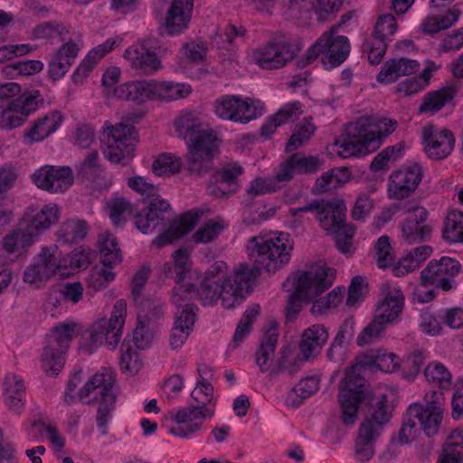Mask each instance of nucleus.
I'll return each mask as SVG.
<instances>
[{
	"instance_id": "1",
	"label": "nucleus",
	"mask_w": 463,
	"mask_h": 463,
	"mask_svg": "<svg viewBox=\"0 0 463 463\" xmlns=\"http://www.w3.org/2000/svg\"><path fill=\"white\" fill-rule=\"evenodd\" d=\"M399 366V357L384 350H371L357 364L346 369L341 382L338 402L341 420L345 426H353L357 419L359 406L364 402H374V397L366 385V380L360 373L362 368L375 367L384 373H392Z\"/></svg>"
},
{
	"instance_id": "2",
	"label": "nucleus",
	"mask_w": 463,
	"mask_h": 463,
	"mask_svg": "<svg viewBox=\"0 0 463 463\" xmlns=\"http://www.w3.org/2000/svg\"><path fill=\"white\" fill-rule=\"evenodd\" d=\"M227 265L223 261L214 262L201 279L197 289V299L203 306H212L222 300L226 308L241 304L250 293L252 270L241 263L232 276L226 278Z\"/></svg>"
},
{
	"instance_id": "3",
	"label": "nucleus",
	"mask_w": 463,
	"mask_h": 463,
	"mask_svg": "<svg viewBox=\"0 0 463 463\" xmlns=\"http://www.w3.org/2000/svg\"><path fill=\"white\" fill-rule=\"evenodd\" d=\"M396 126L395 120L387 118L382 120L378 129L364 119L350 123L340 144V156L345 158L363 156L376 151Z\"/></svg>"
},
{
	"instance_id": "4",
	"label": "nucleus",
	"mask_w": 463,
	"mask_h": 463,
	"mask_svg": "<svg viewBox=\"0 0 463 463\" xmlns=\"http://www.w3.org/2000/svg\"><path fill=\"white\" fill-rule=\"evenodd\" d=\"M173 262H166L163 266V273L166 278H171L175 282L172 290L171 300L177 307V311H184L188 307H193L195 314L198 309L191 300L197 298L194 279H198L196 270L191 269L189 253L185 249H178L173 253Z\"/></svg>"
},
{
	"instance_id": "5",
	"label": "nucleus",
	"mask_w": 463,
	"mask_h": 463,
	"mask_svg": "<svg viewBox=\"0 0 463 463\" xmlns=\"http://www.w3.org/2000/svg\"><path fill=\"white\" fill-rule=\"evenodd\" d=\"M387 402L386 394H381L374 402H369L373 411L360 425L354 441V458L361 463H365L373 457L375 441L391 419L392 407Z\"/></svg>"
},
{
	"instance_id": "6",
	"label": "nucleus",
	"mask_w": 463,
	"mask_h": 463,
	"mask_svg": "<svg viewBox=\"0 0 463 463\" xmlns=\"http://www.w3.org/2000/svg\"><path fill=\"white\" fill-rule=\"evenodd\" d=\"M293 248L289 234L280 232L270 239L253 238L249 255L259 272L261 269L275 272L289 262Z\"/></svg>"
},
{
	"instance_id": "7",
	"label": "nucleus",
	"mask_w": 463,
	"mask_h": 463,
	"mask_svg": "<svg viewBox=\"0 0 463 463\" xmlns=\"http://www.w3.org/2000/svg\"><path fill=\"white\" fill-rule=\"evenodd\" d=\"M335 279V269L326 266H312L303 272L295 283V291L289 295L286 306L287 316L299 313L302 301H311L329 288Z\"/></svg>"
},
{
	"instance_id": "8",
	"label": "nucleus",
	"mask_w": 463,
	"mask_h": 463,
	"mask_svg": "<svg viewBox=\"0 0 463 463\" xmlns=\"http://www.w3.org/2000/svg\"><path fill=\"white\" fill-rule=\"evenodd\" d=\"M185 143L187 171L190 175L200 178L213 167V155L219 146L217 135L207 126Z\"/></svg>"
},
{
	"instance_id": "9",
	"label": "nucleus",
	"mask_w": 463,
	"mask_h": 463,
	"mask_svg": "<svg viewBox=\"0 0 463 463\" xmlns=\"http://www.w3.org/2000/svg\"><path fill=\"white\" fill-rule=\"evenodd\" d=\"M350 43L346 36H336L334 29L325 32L307 51L302 67L313 62L319 55L326 69L341 65L348 57Z\"/></svg>"
},
{
	"instance_id": "10",
	"label": "nucleus",
	"mask_w": 463,
	"mask_h": 463,
	"mask_svg": "<svg viewBox=\"0 0 463 463\" xmlns=\"http://www.w3.org/2000/svg\"><path fill=\"white\" fill-rule=\"evenodd\" d=\"M423 403L414 402L407 409V415L418 424L427 437L435 436L441 425L445 397L440 391H429L425 393Z\"/></svg>"
},
{
	"instance_id": "11",
	"label": "nucleus",
	"mask_w": 463,
	"mask_h": 463,
	"mask_svg": "<svg viewBox=\"0 0 463 463\" xmlns=\"http://www.w3.org/2000/svg\"><path fill=\"white\" fill-rule=\"evenodd\" d=\"M76 324L63 323L54 326L47 336L43 353V366L49 375H57L64 364V354L75 335Z\"/></svg>"
},
{
	"instance_id": "12",
	"label": "nucleus",
	"mask_w": 463,
	"mask_h": 463,
	"mask_svg": "<svg viewBox=\"0 0 463 463\" xmlns=\"http://www.w3.org/2000/svg\"><path fill=\"white\" fill-rule=\"evenodd\" d=\"M298 43L284 34L277 33L254 52L256 63L264 70H276L292 61L298 53Z\"/></svg>"
},
{
	"instance_id": "13",
	"label": "nucleus",
	"mask_w": 463,
	"mask_h": 463,
	"mask_svg": "<svg viewBox=\"0 0 463 463\" xmlns=\"http://www.w3.org/2000/svg\"><path fill=\"white\" fill-rule=\"evenodd\" d=\"M127 315V303L124 299L116 301L109 319L101 318L90 326V340L96 345H105L115 349L120 341Z\"/></svg>"
},
{
	"instance_id": "14",
	"label": "nucleus",
	"mask_w": 463,
	"mask_h": 463,
	"mask_svg": "<svg viewBox=\"0 0 463 463\" xmlns=\"http://www.w3.org/2000/svg\"><path fill=\"white\" fill-rule=\"evenodd\" d=\"M107 146L103 153L112 163L128 165L134 157L137 133L133 126L123 123L108 128Z\"/></svg>"
},
{
	"instance_id": "15",
	"label": "nucleus",
	"mask_w": 463,
	"mask_h": 463,
	"mask_svg": "<svg viewBox=\"0 0 463 463\" xmlns=\"http://www.w3.org/2000/svg\"><path fill=\"white\" fill-rule=\"evenodd\" d=\"M66 265V261L61 260V251L57 246L43 247L24 270V281L40 288Z\"/></svg>"
},
{
	"instance_id": "16",
	"label": "nucleus",
	"mask_w": 463,
	"mask_h": 463,
	"mask_svg": "<svg viewBox=\"0 0 463 463\" xmlns=\"http://www.w3.org/2000/svg\"><path fill=\"white\" fill-rule=\"evenodd\" d=\"M461 271L462 265L454 258L443 256L439 260H431L420 272V284L449 291L456 285L455 277Z\"/></svg>"
},
{
	"instance_id": "17",
	"label": "nucleus",
	"mask_w": 463,
	"mask_h": 463,
	"mask_svg": "<svg viewBox=\"0 0 463 463\" xmlns=\"http://www.w3.org/2000/svg\"><path fill=\"white\" fill-rule=\"evenodd\" d=\"M58 220L59 209L55 203L45 204L41 209L30 205L18 225L24 230V241L32 244L43 232L48 230Z\"/></svg>"
},
{
	"instance_id": "18",
	"label": "nucleus",
	"mask_w": 463,
	"mask_h": 463,
	"mask_svg": "<svg viewBox=\"0 0 463 463\" xmlns=\"http://www.w3.org/2000/svg\"><path fill=\"white\" fill-rule=\"evenodd\" d=\"M142 211H136L134 224L144 234H149L157 227H165L171 219L170 203L158 194L145 202Z\"/></svg>"
},
{
	"instance_id": "19",
	"label": "nucleus",
	"mask_w": 463,
	"mask_h": 463,
	"mask_svg": "<svg viewBox=\"0 0 463 463\" xmlns=\"http://www.w3.org/2000/svg\"><path fill=\"white\" fill-rule=\"evenodd\" d=\"M213 108L220 118L241 124H247L260 115L252 99L236 95L222 96L214 101Z\"/></svg>"
},
{
	"instance_id": "20",
	"label": "nucleus",
	"mask_w": 463,
	"mask_h": 463,
	"mask_svg": "<svg viewBox=\"0 0 463 463\" xmlns=\"http://www.w3.org/2000/svg\"><path fill=\"white\" fill-rule=\"evenodd\" d=\"M314 212L323 229H330L338 226L346 218V206L344 200L335 198L333 200H313L307 205L298 208H290L288 213L291 217H297L301 213Z\"/></svg>"
},
{
	"instance_id": "21",
	"label": "nucleus",
	"mask_w": 463,
	"mask_h": 463,
	"mask_svg": "<svg viewBox=\"0 0 463 463\" xmlns=\"http://www.w3.org/2000/svg\"><path fill=\"white\" fill-rule=\"evenodd\" d=\"M33 184L51 194L66 192L74 183L70 166L43 165L32 175Z\"/></svg>"
},
{
	"instance_id": "22",
	"label": "nucleus",
	"mask_w": 463,
	"mask_h": 463,
	"mask_svg": "<svg viewBox=\"0 0 463 463\" xmlns=\"http://www.w3.org/2000/svg\"><path fill=\"white\" fill-rule=\"evenodd\" d=\"M243 172V167L238 164L228 165L216 170L208 181L207 194L216 199L229 198L239 191V177Z\"/></svg>"
},
{
	"instance_id": "23",
	"label": "nucleus",
	"mask_w": 463,
	"mask_h": 463,
	"mask_svg": "<svg viewBox=\"0 0 463 463\" xmlns=\"http://www.w3.org/2000/svg\"><path fill=\"white\" fill-rule=\"evenodd\" d=\"M422 176V167L418 163L393 172L389 177V197L402 200L411 196L418 188Z\"/></svg>"
},
{
	"instance_id": "24",
	"label": "nucleus",
	"mask_w": 463,
	"mask_h": 463,
	"mask_svg": "<svg viewBox=\"0 0 463 463\" xmlns=\"http://www.w3.org/2000/svg\"><path fill=\"white\" fill-rule=\"evenodd\" d=\"M421 138L427 156L434 160L449 156L456 143L452 131L448 128L439 129L433 125L422 128Z\"/></svg>"
},
{
	"instance_id": "25",
	"label": "nucleus",
	"mask_w": 463,
	"mask_h": 463,
	"mask_svg": "<svg viewBox=\"0 0 463 463\" xmlns=\"http://www.w3.org/2000/svg\"><path fill=\"white\" fill-rule=\"evenodd\" d=\"M429 213L424 207H416L401 223V239L408 245L428 241L432 233V226L427 223Z\"/></svg>"
},
{
	"instance_id": "26",
	"label": "nucleus",
	"mask_w": 463,
	"mask_h": 463,
	"mask_svg": "<svg viewBox=\"0 0 463 463\" xmlns=\"http://www.w3.org/2000/svg\"><path fill=\"white\" fill-rule=\"evenodd\" d=\"M115 373L109 369L102 368L79 390L78 394L81 400L92 395L93 402L117 400L118 394L115 391Z\"/></svg>"
},
{
	"instance_id": "27",
	"label": "nucleus",
	"mask_w": 463,
	"mask_h": 463,
	"mask_svg": "<svg viewBox=\"0 0 463 463\" xmlns=\"http://www.w3.org/2000/svg\"><path fill=\"white\" fill-rule=\"evenodd\" d=\"M194 11V0H172L164 23L159 27L161 35H179L188 28Z\"/></svg>"
},
{
	"instance_id": "28",
	"label": "nucleus",
	"mask_w": 463,
	"mask_h": 463,
	"mask_svg": "<svg viewBox=\"0 0 463 463\" xmlns=\"http://www.w3.org/2000/svg\"><path fill=\"white\" fill-rule=\"evenodd\" d=\"M323 165L324 159L318 156H305L302 153H294L279 164L276 170V178L279 182H289L295 175L317 172Z\"/></svg>"
},
{
	"instance_id": "29",
	"label": "nucleus",
	"mask_w": 463,
	"mask_h": 463,
	"mask_svg": "<svg viewBox=\"0 0 463 463\" xmlns=\"http://www.w3.org/2000/svg\"><path fill=\"white\" fill-rule=\"evenodd\" d=\"M63 121L62 115L58 110H51L45 115L31 122L30 127L24 131V141L26 145L41 142L53 134Z\"/></svg>"
},
{
	"instance_id": "30",
	"label": "nucleus",
	"mask_w": 463,
	"mask_h": 463,
	"mask_svg": "<svg viewBox=\"0 0 463 463\" xmlns=\"http://www.w3.org/2000/svg\"><path fill=\"white\" fill-rule=\"evenodd\" d=\"M201 213L198 210H190L183 213L178 220L170 222L169 227L157 235L153 243L159 248L172 243L174 241L186 235L196 225Z\"/></svg>"
},
{
	"instance_id": "31",
	"label": "nucleus",
	"mask_w": 463,
	"mask_h": 463,
	"mask_svg": "<svg viewBox=\"0 0 463 463\" xmlns=\"http://www.w3.org/2000/svg\"><path fill=\"white\" fill-rule=\"evenodd\" d=\"M78 176L83 182H88L97 189H107L111 185V178L108 177L99 162L98 150H92L80 163Z\"/></svg>"
},
{
	"instance_id": "32",
	"label": "nucleus",
	"mask_w": 463,
	"mask_h": 463,
	"mask_svg": "<svg viewBox=\"0 0 463 463\" xmlns=\"http://www.w3.org/2000/svg\"><path fill=\"white\" fill-rule=\"evenodd\" d=\"M404 307V296L401 289H389L375 310V317L386 324L397 322Z\"/></svg>"
},
{
	"instance_id": "33",
	"label": "nucleus",
	"mask_w": 463,
	"mask_h": 463,
	"mask_svg": "<svg viewBox=\"0 0 463 463\" xmlns=\"http://www.w3.org/2000/svg\"><path fill=\"white\" fill-rule=\"evenodd\" d=\"M420 68V63L411 59L400 58L388 60L380 72L377 74L376 80L380 83H392L400 77L414 73Z\"/></svg>"
},
{
	"instance_id": "34",
	"label": "nucleus",
	"mask_w": 463,
	"mask_h": 463,
	"mask_svg": "<svg viewBox=\"0 0 463 463\" xmlns=\"http://www.w3.org/2000/svg\"><path fill=\"white\" fill-rule=\"evenodd\" d=\"M114 96L137 104L153 99L152 80L127 81L114 89Z\"/></svg>"
},
{
	"instance_id": "35",
	"label": "nucleus",
	"mask_w": 463,
	"mask_h": 463,
	"mask_svg": "<svg viewBox=\"0 0 463 463\" xmlns=\"http://www.w3.org/2000/svg\"><path fill=\"white\" fill-rule=\"evenodd\" d=\"M124 58L129 61L132 69L138 74L151 75L161 69V61L154 52L139 51L137 48L129 47L125 51Z\"/></svg>"
},
{
	"instance_id": "36",
	"label": "nucleus",
	"mask_w": 463,
	"mask_h": 463,
	"mask_svg": "<svg viewBox=\"0 0 463 463\" xmlns=\"http://www.w3.org/2000/svg\"><path fill=\"white\" fill-rule=\"evenodd\" d=\"M329 334L325 326L317 324L304 331L299 345L300 353L307 361L317 355L326 344Z\"/></svg>"
},
{
	"instance_id": "37",
	"label": "nucleus",
	"mask_w": 463,
	"mask_h": 463,
	"mask_svg": "<svg viewBox=\"0 0 463 463\" xmlns=\"http://www.w3.org/2000/svg\"><path fill=\"white\" fill-rule=\"evenodd\" d=\"M193 307H186L184 311H176L175 320L169 337L170 345L173 349L180 348L188 338L192 330L196 314Z\"/></svg>"
},
{
	"instance_id": "38",
	"label": "nucleus",
	"mask_w": 463,
	"mask_h": 463,
	"mask_svg": "<svg viewBox=\"0 0 463 463\" xmlns=\"http://www.w3.org/2000/svg\"><path fill=\"white\" fill-rule=\"evenodd\" d=\"M278 339V323L271 322L269 327L265 331L256 352V364L262 373L267 372L270 366L269 361L274 354Z\"/></svg>"
},
{
	"instance_id": "39",
	"label": "nucleus",
	"mask_w": 463,
	"mask_h": 463,
	"mask_svg": "<svg viewBox=\"0 0 463 463\" xmlns=\"http://www.w3.org/2000/svg\"><path fill=\"white\" fill-rule=\"evenodd\" d=\"M301 108L302 105L298 101L284 105L272 117L267 118L260 129V136L269 137L278 127L288 122L294 116L300 115L302 112Z\"/></svg>"
},
{
	"instance_id": "40",
	"label": "nucleus",
	"mask_w": 463,
	"mask_h": 463,
	"mask_svg": "<svg viewBox=\"0 0 463 463\" xmlns=\"http://www.w3.org/2000/svg\"><path fill=\"white\" fill-rule=\"evenodd\" d=\"M100 262L106 268H114L122 261V252L117 238L110 232H105L98 239Z\"/></svg>"
},
{
	"instance_id": "41",
	"label": "nucleus",
	"mask_w": 463,
	"mask_h": 463,
	"mask_svg": "<svg viewBox=\"0 0 463 463\" xmlns=\"http://www.w3.org/2000/svg\"><path fill=\"white\" fill-rule=\"evenodd\" d=\"M152 90L153 99L173 101L186 98L192 92V88L183 83L152 80Z\"/></svg>"
},
{
	"instance_id": "42",
	"label": "nucleus",
	"mask_w": 463,
	"mask_h": 463,
	"mask_svg": "<svg viewBox=\"0 0 463 463\" xmlns=\"http://www.w3.org/2000/svg\"><path fill=\"white\" fill-rule=\"evenodd\" d=\"M454 87H444L427 93L419 107V114H433L439 111L455 96Z\"/></svg>"
},
{
	"instance_id": "43",
	"label": "nucleus",
	"mask_w": 463,
	"mask_h": 463,
	"mask_svg": "<svg viewBox=\"0 0 463 463\" xmlns=\"http://www.w3.org/2000/svg\"><path fill=\"white\" fill-rule=\"evenodd\" d=\"M319 388V379L310 376L301 379L297 386L287 394L286 404L288 407H299L306 399L313 395Z\"/></svg>"
},
{
	"instance_id": "44",
	"label": "nucleus",
	"mask_w": 463,
	"mask_h": 463,
	"mask_svg": "<svg viewBox=\"0 0 463 463\" xmlns=\"http://www.w3.org/2000/svg\"><path fill=\"white\" fill-rule=\"evenodd\" d=\"M88 232V223L84 220L71 219L63 222L58 231V241L64 244L77 243L82 241Z\"/></svg>"
},
{
	"instance_id": "45",
	"label": "nucleus",
	"mask_w": 463,
	"mask_h": 463,
	"mask_svg": "<svg viewBox=\"0 0 463 463\" xmlns=\"http://www.w3.org/2000/svg\"><path fill=\"white\" fill-rule=\"evenodd\" d=\"M461 14L457 8L449 10L443 16L429 15L421 23L420 28L425 34L432 35L453 26Z\"/></svg>"
},
{
	"instance_id": "46",
	"label": "nucleus",
	"mask_w": 463,
	"mask_h": 463,
	"mask_svg": "<svg viewBox=\"0 0 463 463\" xmlns=\"http://www.w3.org/2000/svg\"><path fill=\"white\" fill-rule=\"evenodd\" d=\"M424 375L430 384L439 388L438 391H448L452 386V374L440 362L430 363L424 369Z\"/></svg>"
},
{
	"instance_id": "47",
	"label": "nucleus",
	"mask_w": 463,
	"mask_h": 463,
	"mask_svg": "<svg viewBox=\"0 0 463 463\" xmlns=\"http://www.w3.org/2000/svg\"><path fill=\"white\" fill-rule=\"evenodd\" d=\"M175 126L178 136L185 142L207 127L200 116L193 111L181 114L175 120Z\"/></svg>"
},
{
	"instance_id": "48",
	"label": "nucleus",
	"mask_w": 463,
	"mask_h": 463,
	"mask_svg": "<svg viewBox=\"0 0 463 463\" xmlns=\"http://www.w3.org/2000/svg\"><path fill=\"white\" fill-rule=\"evenodd\" d=\"M292 352L293 350L289 345H284L279 350V356L270 370V375L286 373L294 376L300 370L302 363L305 361L304 357L290 358Z\"/></svg>"
},
{
	"instance_id": "49",
	"label": "nucleus",
	"mask_w": 463,
	"mask_h": 463,
	"mask_svg": "<svg viewBox=\"0 0 463 463\" xmlns=\"http://www.w3.org/2000/svg\"><path fill=\"white\" fill-rule=\"evenodd\" d=\"M442 237L449 243H463V212L454 210L448 214Z\"/></svg>"
},
{
	"instance_id": "50",
	"label": "nucleus",
	"mask_w": 463,
	"mask_h": 463,
	"mask_svg": "<svg viewBox=\"0 0 463 463\" xmlns=\"http://www.w3.org/2000/svg\"><path fill=\"white\" fill-rule=\"evenodd\" d=\"M227 228L225 221L221 217L208 220L194 234V243L206 244L213 241Z\"/></svg>"
},
{
	"instance_id": "51",
	"label": "nucleus",
	"mask_w": 463,
	"mask_h": 463,
	"mask_svg": "<svg viewBox=\"0 0 463 463\" xmlns=\"http://www.w3.org/2000/svg\"><path fill=\"white\" fill-rule=\"evenodd\" d=\"M20 94L17 99L11 100V106L14 109L18 108L27 118L43 103V98L39 90H26Z\"/></svg>"
},
{
	"instance_id": "52",
	"label": "nucleus",
	"mask_w": 463,
	"mask_h": 463,
	"mask_svg": "<svg viewBox=\"0 0 463 463\" xmlns=\"http://www.w3.org/2000/svg\"><path fill=\"white\" fill-rule=\"evenodd\" d=\"M181 158L173 155L160 154L152 164V170L158 176H171L179 173Z\"/></svg>"
},
{
	"instance_id": "53",
	"label": "nucleus",
	"mask_w": 463,
	"mask_h": 463,
	"mask_svg": "<svg viewBox=\"0 0 463 463\" xmlns=\"http://www.w3.org/2000/svg\"><path fill=\"white\" fill-rule=\"evenodd\" d=\"M69 34V29L61 22L55 20L41 23L33 29L34 39H49L58 35L60 41H66Z\"/></svg>"
},
{
	"instance_id": "54",
	"label": "nucleus",
	"mask_w": 463,
	"mask_h": 463,
	"mask_svg": "<svg viewBox=\"0 0 463 463\" xmlns=\"http://www.w3.org/2000/svg\"><path fill=\"white\" fill-rule=\"evenodd\" d=\"M279 183L276 174L272 178L256 177L246 189L248 203L250 204L256 196L278 191L279 189Z\"/></svg>"
},
{
	"instance_id": "55",
	"label": "nucleus",
	"mask_w": 463,
	"mask_h": 463,
	"mask_svg": "<svg viewBox=\"0 0 463 463\" xmlns=\"http://www.w3.org/2000/svg\"><path fill=\"white\" fill-rule=\"evenodd\" d=\"M260 313V307L255 306L245 310L239 321L231 345L237 347L242 343L251 330V325Z\"/></svg>"
},
{
	"instance_id": "56",
	"label": "nucleus",
	"mask_w": 463,
	"mask_h": 463,
	"mask_svg": "<svg viewBox=\"0 0 463 463\" xmlns=\"http://www.w3.org/2000/svg\"><path fill=\"white\" fill-rule=\"evenodd\" d=\"M316 127L310 118H305L298 125L286 145V151L291 152L303 146L315 133Z\"/></svg>"
},
{
	"instance_id": "57",
	"label": "nucleus",
	"mask_w": 463,
	"mask_h": 463,
	"mask_svg": "<svg viewBox=\"0 0 463 463\" xmlns=\"http://www.w3.org/2000/svg\"><path fill=\"white\" fill-rule=\"evenodd\" d=\"M439 458L456 459L463 463V431L455 430L451 433L443 446Z\"/></svg>"
},
{
	"instance_id": "58",
	"label": "nucleus",
	"mask_w": 463,
	"mask_h": 463,
	"mask_svg": "<svg viewBox=\"0 0 463 463\" xmlns=\"http://www.w3.org/2000/svg\"><path fill=\"white\" fill-rule=\"evenodd\" d=\"M213 414L214 409L213 407H207L194 403L188 406L187 408L179 409L175 414V420L178 424H183L187 421L211 418Z\"/></svg>"
},
{
	"instance_id": "59",
	"label": "nucleus",
	"mask_w": 463,
	"mask_h": 463,
	"mask_svg": "<svg viewBox=\"0 0 463 463\" xmlns=\"http://www.w3.org/2000/svg\"><path fill=\"white\" fill-rule=\"evenodd\" d=\"M246 29L244 27H236L235 25L229 24L223 31L216 33L213 38V43L220 50L229 51L232 50L235 44V39L244 37Z\"/></svg>"
},
{
	"instance_id": "60",
	"label": "nucleus",
	"mask_w": 463,
	"mask_h": 463,
	"mask_svg": "<svg viewBox=\"0 0 463 463\" xmlns=\"http://www.w3.org/2000/svg\"><path fill=\"white\" fill-rule=\"evenodd\" d=\"M346 174V169H332L325 172L317 179L315 188L321 194L335 189L345 181L342 180V177H345Z\"/></svg>"
},
{
	"instance_id": "61",
	"label": "nucleus",
	"mask_w": 463,
	"mask_h": 463,
	"mask_svg": "<svg viewBox=\"0 0 463 463\" xmlns=\"http://www.w3.org/2000/svg\"><path fill=\"white\" fill-rule=\"evenodd\" d=\"M397 28L398 24L394 15L391 14L380 15L376 21L372 38L388 43L390 41L389 37L395 33Z\"/></svg>"
},
{
	"instance_id": "62",
	"label": "nucleus",
	"mask_w": 463,
	"mask_h": 463,
	"mask_svg": "<svg viewBox=\"0 0 463 463\" xmlns=\"http://www.w3.org/2000/svg\"><path fill=\"white\" fill-rule=\"evenodd\" d=\"M402 152L403 146L402 144L387 146L374 156L371 162L370 169L374 172L384 169L390 161H395L402 155Z\"/></svg>"
},
{
	"instance_id": "63",
	"label": "nucleus",
	"mask_w": 463,
	"mask_h": 463,
	"mask_svg": "<svg viewBox=\"0 0 463 463\" xmlns=\"http://www.w3.org/2000/svg\"><path fill=\"white\" fill-rule=\"evenodd\" d=\"M419 432L418 424L410 418L407 413L404 415L403 422L397 434L391 439L392 445H405L412 441Z\"/></svg>"
},
{
	"instance_id": "64",
	"label": "nucleus",
	"mask_w": 463,
	"mask_h": 463,
	"mask_svg": "<svg viewBox=\"0 0 463 463\" xmlns=\"http://www.w3.org/2000/svg\"><path fill=\"white\" fill-rule=\"evenodd\" d=\"M374 250L375 259L379 268L385 269L393 264L394 256L390 239L387 235H383L377 240Z\"/></svg>"
}]
</instances>
